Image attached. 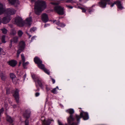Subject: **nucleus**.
Masks as SVG:
<instances>
[{
	"label": "nucleus",
	"mask_w": 125,
	"mask_h": 125,
	"mask_svg": "<svg viewBox=\"0 0 125 125\" xmlns=\"http://www.w3.org/2000/svg\"><path fill=\"white\" fill-rule=\"evenodd\" d=\"M16 12L14 9L12 8H10L6 10L3 7V5L0 3V15L5 12L7 16L3 17L1 20V23L6 24L9 23L11 18L10 15L14 14Z\"/></svg>",
	"instance_id": "f257e3e1"
},
{
	"label": "nucleus",
	"mask_w": 125,
	"mask_h": 125,
	"mask_svg": "<svg viewBox=\"0 0 125 125\" xmlns=\"http://www.w3.org/2000/svg\"><path fill=\"white\" fill-rule=\"evenodd\" d=\"M66 112L69 113L70 115L67 119V122L69 125H78L80 121V119L81 118L80 115L77 114L75 115V118L77 120V122H72L74 121L75 118L73 117V114L74 113V111L73 109H69L66 110Z\"/></svg>",
	"instance_id": "f03ea898"
},
{
	"label": "nucleus",
	"mask_w": 125,
	"mask_h": 125,
	"mask_svg": "<svg viewBox=\"0 0 125 125\" xmlns=\"http://www.w3.org/2000/svg\"><path fill=\"white\" fill-rule=\"evenodd\" d=\"M47 6L45 1L42 0H38L35 2L34 8L35 13L38 15H40L41 12L44 10Z\"/></svg>",
	"instance_id": "7ed1b4c3"
},
{
	"label": "nucleus",
	"mask_w": 125,
	"mask_h": 125,
	"mask_svg": "<svg viewBox=\"0 0 125 125\" xmlns=\"http://www.w3.org/2000/svg\"><path fill=\"white\" fill-rule=\"evenodd\" d=\"M15 22L16 24L20 27H22L24 25V22L23 21L22 18L19 16L15 17Z\"/></svg>",
	"instance_id": "20e7f679"
},
{
	"label": "nucleus",
	"mask_w": 125,
	"mask_h": 125,
	"mask_svg": "<svg viewBox=\"0 0 125 125\" xmlns=\"http://www.w3.org/2000/svg\"><path fill=\"white\" fill-rule=\"evenodd\" d=\"M19 90L17 89H16L15 90H12L11 91V93L15 97L16 101L17 103H19Z\"/></svg>",
	"instance_id": "39448f33"
},
{
	"label": "nucleus",
	"mask_w": 125,
	"mask_h": 125,
	"mask_svg": "<svg viewBox=\"0 0 125 125\" xmlns=\"http://www.w3.org/2000/svg\"><path fill=\"white\" fill-rule=\"evenodd\" d=\"M54 10L59 14L61 15L64 14V8L60 6H56L55 7Z\"/></svg>",
	"instance_id": "423d86ee"
},
{
	"label": "nucleus",
	"mask_w": 125,
	"mask_h": 125,
	"mask_svg": "<svg viewBox=\"0 0 125 125\" xmlns=\"http://www.w3.org/2000/svg\"><path fill=\"white\" fill-rule=\"evenodd\" d=\"M9 4L11 5H14L15 7H17L19 4V0H9Z\"/></svg>",
	"instance_id": "0eeeda50"
},
{
	"label": "nucleus",
	"mask_w": 125,
	"mask_h": 125,
	"mask_svg": "<svg viewBox=\"0 0 125 125\" xmlns=\"http://www.w3.org/2000/svg\"><path fill=\"white\" fill-rule=\"evenodd\" d=\"M41 19L44 23L47 22L49 20L47 15L45 13L42 14V15Z\"/></svg>",
	"instance_id": "6e6552de"
},
{
	"label": "nucleus",
	"mask_w": 125,
	"mask_h": 125,
	"mask_svg": "<svg viewBox=\"0 0 125 125\" xmlns=\"http://www.w3.org/2000/svg\"><path fill=\"white\" fill-rule=\"evenodd\" d=\"M32 18L31 17L27 18L25 21V22L27 26L30 27L32 24Z\"/></svg>",
	"instance_id": "1a4fd4ad"
},
{
	"label": "nucleus",
	"mask_w": 125,
	"mask_h": 125,
	"mask_svg": "<svg viewBox=\"0 0 125 125\" xmlns=\"http://www.w3.org/2000/svg\"><path fill=\"white\" fill-rule=\"evenodd\" d=\"M80 116L81 118L83 117L84 120H87L89 118L88 114L87 113L81 112L80 113Z\"/></svg>",
	"instance_id": "9d476101"
},
{
	"label": "nucleus",
	"mask_w": 125,
	"mask_h": 125,
	"mask_svg": "<svg viewBox=\"0 0 125 125\" xmlns=\"http://www.w3.org/2000/svg\"><path fill=\"white\" fill-rule=\"evenodd\" d=\"M8 63L10 66L14 67L16 66L17 64V62L15 60H11L8 61Z\"/></svg>",
	"instance_id": "9b49d317"
},
{
	"label": "nucleus",
	"mask_w": 125,
	"mask_h": 125,
	"mask_svg": "<svg viewBox=\"0 0 125 125\" xmlns=\"http://www.w3.org/2000/svg\"><path fill=\"white\" fill-rule=\"evenodd\" d=\"M25 46L26 44L25 42L22 41L20 42L18 45L19 48H20L23 50L25 48Z\"/></svg>",
	"instance_id": "f8f14e48"
},
{
	"label": "nucleus",
	"mask_w": 125,
	"mask_h": 125,
	"mask_svg": "<svg viewBox=\"0 0 125 125\" xmlns=\"http://www.w3.org/2000/svg\"><path fill=\"white\" fill-rule=\"evenodd\" d=\"M52 121H54L52 119H48L47 120H44L42 122V125H50Z\"/></svg>",
	"instance_id": "ddd939ff"
},
{
	"label": "nucleus",
	"mask_w": 125,
	"mask_h": 125,
	"mask_svg": "<svg viewBox=\"0 0 125 125\" xmlns=\"http://www.w3.org/2000/svg\"><path fill=\"white\" fill-rule=\"evenodd\" d=\"M30 113L31 112L30 109H28L25 111L23 114V115L25 117L28 118L30 117Z\"/></svg>",
	"instance_id": "4468645a"
},
{
	"label": "nucleus",
	"mask_w": 125,
	"mask_h": 125,
	"mask_svg": "<svg viewBox=\"0 0 125 125\" xmlns=\"http://www.w3.org/2000/svg\"><path fill=\"white\" fill-rule=\"evenodd\" d=\"M37 80H36V84L39 85L42 89L43 88V82L41 79H40L39 78Z\"/></svg>",
	"instance_id": "2eb2a0df"
},
{
	"label": "nucleus",
	"mask_w": 125,
	"mask_h": 125,
	"mask_svg": "<svg viewBox=\"0 0 125 125\" xmlns=\"http://www.w3.org/2000/svg\"><path fill=\"white\" fill-rule=\"evenodd\" d=\"M95 5H93L91 7L88 8L87 9V12H86V14L87 13L90 14H91L95 10L93 9V7L95 6Z\"/></svg>",
	"instance_id": "dca6fc26"
},
{
	"label": "nucleus",
	"mask_w": 125,
	"mask_h": 125,
	"mask_svg": "<svg viewBox=\"0 0 125 125\" xmlns=\"http://www.w3.org/2000/svg\"><path fill=\"white\" fill-rule=\"evenodd\" d=\"M34 62L37 64V65L41 63H42V61L37 57H36L34 58Z\"/></svg>",
	"instance_id": "f3484780"
},
{
	"label": "nucleus",
	"mask_w": 125,
	"mask_h": 125,
	"mask_svg": "<svg viewBox=\"0 0 125 125\" xmlns=\"http://www.w3.org/2000/svg\"><path fill=\"white\" fill-rule=\"evenodd\" d=\"M116 5L117 6V7L120 9L122 10L123 9V7L122 5L121 2L119 0H117L116 1Z\"/></svg>",
	"instance_id": "a211bd4d"
},
{
	"label": "nucleus",
	"mask_w": 125,
	"mask_h": 125,
	"mask_svg": "<svg viewBox=\"0 0 125 125\" xmlns=\"http://www.w3.org/2000/svg\"><path fill=\"white\" fill-rule=\"evenodd\" d=\"M0 76L1 79L3 81H4L6 78V77L5 73H1L0 74Z\"/></svg>",
	"instance_id": "6ab92c4d"
},
{
	"label": "nucleus",
	"mask_w": 125,
	"mask_h": 125,
	"mask_svg": "<svg viewBox=\"0 0 125 125\" xmlns=\"http://www.w3.org/2000/svg\"><path fill=\"white\" fill-rule=\"evenodd\" d=\"M18 38L17 37H13L12 39H11L10 41L11 42H13L14 43H16L18 41Z\"/></svg>",
	"instance_id": "aec40b11"
},
{
	"label": "nucleus",
	"mask_w": 125,
	"mask_h": 125,
	"mask_svg": "<svg viewBox=\"0 0 125 125\" xmlns=\"http://www.w3.org/2000/svg\"><path fill=\"white\" fill-rule=\"evenodd\" d=\"M31 76L32 79H33L35 83H36V80L38 79L39 77L36 76L34 74H31Z\"/></svg>",
	"instance_id": "412c9836"
},
{
	"label": "nucleus",
	"mask_w": 125,
	"mask_h": 125,
	"mask_svg": "<svg viewBox=\"0 0 125 125\" xmlns=\"http://www.w3.org/2000/svg\"><path fill=\"white\" fill-rule=\"evenodd\" d=\"M12 80L13 83L15 84H16L18 83L19 81V79L16 77L13 79Z\"/></svg>",
	"instance_id": "4be33fe9"
},
{
	"label": "nucleus",
	"mask_w": 125,
	"mask_h": 125,
	"mask_svg": "<svg viewBox=\"0 0 125 125\" xmlns=\"http://www.w3.org/2000/svg\"><path fill=\"white\" fill-rule=\"evenodd\" d=\"M42 63H41L38 65V67L40 69L43 70L45 68L44 65Z\"/></svg>",
	"instance_id": "5701e85b"
},
{
	"label": "nucleus",
	"mask_w": 125,
	"mask_h": 125,
	"mask_svg": "<svg viewBox=\"0 0 125 125\" xmlns=\"http://www.w3.org/2000/svg\"><path fill=\"white\" fill-rule=\"evenodd\" d=\"M58 86H57L56 87L53 89L52 90H51V92L54 94H56L57 93V91L58 89Z\"/></svg>",
	"instance_id": "b1692460"
},
{
	"label": "nucleus",
	"mask_w": 125,
	"mask_h": 125,
	"mask_svg": "<svg viewBox=\"0 0 125 125\" xmlns=\"http://www.w3.org/2000/svg\"><path fill=\"white\" fill-rule=\"evenodd\" d=\"M10 34L12 35H14L16 34V31L14 29H12L11 30Z\"/></svg>",
	"instance_id": "393cba45"
},
{
	"label": "nucleus",
	"mask_w": 125,
	"mask_h": 125,
	"mask_svg": "<svg viewBox=\"0 0 125 125\" xmlns=\"http://www.w3.org/2000/svg\"><path fill=\"white\" fill-rule=\"evenodd\" d=\"M29 63V62H25L23 63V66L24 68H27V66Z\"/></svg>",
	"instance_id": "a878e982"
},
{
	"label": "nucleus",
	"mask_w": 125,
	"mask_h": 125,
	"mask_svg": "<svg viewBox=\"0 0 125 125\" xmlns=\"http://www.w3.org/2000/svg\"><path fill=\"white\" fill-rule=\"evenodd\" d=\"M23 34V32L21 30H19L18 31V34L19 37H21L22 36Z\"/></svg>",
	"instance_id": "bb28decb"
},
{
	"label": "nucleus",
	"mask_w": 125,
	"mask_h": 125,
	"mask_svg": "<svg viewBox=\"0 0 125 125\" xmlns=\"http://www.w3.org/2000/svg\"><path fill=\"white\" fill-rule=\"evenodd\" d=\"M6 36L5 35H2L1 37V41L2 43H5L6 42L5 40Z\"/></svg>",
	"instance_id": "cd10ccee"
},
{
	"label": "nucleus",
	"mask_w": 125,
	"mask_h": 125,
	"mask_svg": "<svg viewBox=\"0 0 125 125\" xmlns=\"http://www.w3.org/2000/svg\"><path fill=\"white\" fill-rule=\"evenodd\" d=\"M6 119L7 121L9 122L12 123L13 122L10 116H7L6 117Z\"/></svg>",
	"instance_id": "c85d7f7f"
},
{
	"label": "nucleus",
	"mask_w": 125,
	"mask_h": 125,
	"mask_svg": "<svg viewBox=\"0 0 125 125\" xmlns=\"http://www.w3.org/2000/svg\"><path fill=\"white\" fill-rule=\"evenodd\" d=\"M1 30L2 31V33L3 34H6L7 32V30L4 28L1 29Z\"/></svg>",
	"instance_id": "c756f323"
},
{
	"label": "nucleus",
	"mask_w": 125,
	"mask_h": 125,
	"mask_svg": "<svg viewBox=\"0 0 125 125\" xmlns=\"http://www.w3.org/2000/svg\"><path fill=\"white\" fill-rule=\"evenodd\" d=\"M43 70L45 73L47 74H48L49 75H50V72H49V70H47L45 68L43 69Z\"/></svg>",
	"instance_id": "7c9ffc66"
},
{
	"label": "nucleus",
	"mask_w": 125,
	"mask_h": 125,
	"mask_svg": "<svg viewBox=\"0 0 125 125\" xmlns=\"http://www.w3.org/2000/svg\"><path fill=\"white\" fill-rule=\"evenodd\" d=\"M0 55H5V52L3 49L0 48Z\"/></svg>",
	"instance_id": "2f4dec72"
},
{
	"label": "nucleus",
	"mask_w": 125,
	"mask_h": 125,
	"mask_svg": "<svg viewBox=\"0 0 125 125\" xmlns=\"http://www.w3.org/2000/svg\"><path fill=\"white\" fill-rule=\"evenodd\" d=\"M36 29V28L33 27L30 29V32L32 33L33 32L35 31Z\"/></svg>",
	"instance_id": "473e14b6"
},
{
	"label": "nucleus",
	"mask_w": 125,
	"mask_h": 125,
	"mask_svg": "<svg viewBox=\"0 0 125 125\" xmlns=\"http://www.w3.org/2000/svg\"><path fill=\"white\" fill-rule=\"evenodd\" d=\"M23 50L19 48V49L17 51V55H19V54L22 52Z\"/></svg>",
	"instance_id": "72a5a7b5"
},
{
	"label": "nucleus",
	"mask_w": 125,
	"mask_h": 125,
	"mask_svg": "<svg viewBox=\"0 0 125 125\" xmlns=\"http://www.w3.org/2000/svg\"><path fill=\"white\" fill-rule=\"evenodd\" d=\"M10 76L12 80L16 77L15 75L13 73H11L10 74Z\"/></svg>",
	"instance_id": "f704fd0d"
},
{
	"label": "nucleus",
	"mask_w": 125,
	"mask_h": 125,
	"mask_svg": "<svg viewBox=\"0 0 125 125\" xmlns=\"http://www.w3.org/2000/svg\"><path fill=\"white\" fill-rule=\"evenodd\" d=\"M21 60L23 62V63L25 62V59L24 55H21Z\"/></svg>",
	"instance_id": "c9c22d12"
},
{
	"label": "nucleus",
	"mask_w": 125,
	"mask_h": 125,
	"mask_svg": "<svg viewBox=\"0 0 125 125\" xmlns=\"http://www.w3.org/2000/svg\"><path fill=\"white\" fill-rule=\"evenodd\" d=\"M66 26V24L63 23H60L59 26H60L61 27L63 28L65 27Z\"/></svg>",
	"instance_id": "e433bc0d"
},
{
	"label": "nucleus",
	"mask_w": 125,
	"mask_h": 125,
	"mask_svg": "<svg viewBox=\"0 0 125 125\" xmlns=\"http://www.w3.org/2000/svg\"><path fill=\"white\" fill-rule=\"evenodd\" d=\"M58 122L59 125H69L68 123V124H66L65 125L63 124L59 120H58Z\"/></svg>",
	"instance_id": "4c0bfd02"
},
{
	"label": "nucleus",
	"mask_w": 125,
	"mask_h": 125,
	"mask_svg": "<svg viewBox=\"0 0 125 125\" xmlns=\"http://www.w3.org/2000/svg\"><path fill=\"white\" fill-rule=\"evenodd\" d=\"M35 86L37 88V89L36 90H35V92L39 91V89L38 87V85L37 84H36V83H35Z\"/></svg>",
	"instance_id": "58836bf2"
},
{
	"label": "nucleus",
	"mask_w": 125,
	"mask_h": 125,
	"mask_svg": "<svg viewBox=\"0 0 125 125\" xmlns=\"http://www.w3.org/2000/svg\"><path fill=\"white\" fill-rule=\"evenodd\" d=\"M110 2L111 3V4H111L110 6L111 7H112L115 4L116 5V1L114 2L113 3H112V2H110Z\"/></svg>",
	"instance_id": "ea45409f"
},
{
	"label": "nucleus",
	"mask_w": 125,
	"mask_h": 125,
	"mask_svg": "<svg viewBox=\"0 0 125 125\" xmlns=\"http://www.w3.org/2000/svg\"><path fill=\"white\" fill-rule=\"evenodd\" d=\"M46 91L47 92H48L50 90V88L48 87V86L47 85H45Z\"/></svg>",
	"instance_id": "a19ab883"
},
{
	"label": "nucleus",
	"mask_w": 125,
	"mask_h": 125,
	"mask_svg": "<svg viewBox=\"0 0 125 125\" xmlns=\"http://www.w3.org/2000/svg\"><path fill=\"white\" fill-rule=\"evenodd\" d=\"M70 3H77V1L76 0H70Z\"/></svg>",
	"instance_id": "79ce46f5"
},
{
	"label": "nucleus",
	"mask_w": 125,
	"mask_h": 125,
	"mask_svg": "<svg viewBox=\"0 0 125 125\" xmlns=\"http://www.w3.org/2000/svg\"><path fill=\"white\" fill-rule=\"evenodd\" d=\"M82 12H86V11L87 10H86L85 8H83L82 9Z\"/></svg>",
	"instance_id": "37998d69"
},
{
	"label": "nucleus",
	"mask_w": 125,
	"mask_h": 125,
	"mask_svg": "<svg viewBox=\"0 0 125 125\" xmlns=\"http://www.w3.org/2000/svg\"><path fill=\"white\" fill-rule=\"evenodd\" d=\"M55 23L57 25L59 26L60 23V20H57V21Z\"/></svg>",
	"instance_id": "c03bdc74"
},
{
	"label": "nucleus",
	"mask_w": 125,
	"mask_h": 125,
	"mask_svg": "<svg viewBox=\"0 0 125 125\" xmlns=\"http://www.w3.org/2000/svg\"><path fill=\"white\" fill-rule=\"evenodd\" d=\"M66 7L67 8L70 9H72L73 8V7L70 5H66Z\"/></svg>",
	"instance_id": "a18cd8bd"
},
{
	"label": "nucleus",
	"mask_w": 125,
	"mask_h": 125,
	"mask_svg": "<svg viewBox=\"0 0 125 125\" xmlns=\"http://www.w3.org/2000/svg\"><path fill=\"white\" fill-rule=\"evenodd\" d=\"M10 91L9 89L6 90V92L7 94H9L10 93Z\"/></svg>",
	"instance_id": "49530a36"
},
{
	"label": "nucleus",
	"mask_w": 125,
	"mask_h": 125,
	"mask_svg": "<svg viewBox=\"0 0 125 125\" xmlns=\"http://www.w3.org/2000/svg\"><path fill=\"white\" fill-rule=\"evenodd\" d=\"M51 4L54 5H57L58 4V3L56 2H51Z\"/></svg>",
	"instance_id": "de8ad7c7"
},
{
	"label": "nucleus",
	"mask_w": 125,
	"mask_h": 125,
	"mask_svg": "<svg viewBox=\"0 0 125 125\" xmlns=\"http://www.w3.org/2000/svg\"><path fill=\"white\" fill-rule=\"evenodd\" d=\"M40 95V93H36L35 94V95L36 97Z\"/></svg>",
	"instance_id": "09e8293b"
},
{
	"label": "nucleus",
	"mask_w": 125,
	"mask_h": 125,
	"mask_svg": "<svg viewBox=\"0 0 125 125\" xmlns=\"http://www.w3.org/2000/svg\"><path fill=\"white\" fill-rule=\"evenodd\" d=\"M51 80L52 81V82L53 83H54L55 82V80H54L52 78Z\"/></svg>",
	"instance_id": "8fccbe9b"
},
{
	"label": "nucleus",
	"mask_w": 125,
	"mask_h": 125,
	"mask_svg": "<svg viewBox=\"0 0 125 125\" xmlns=\"http://www.w3.org/2000/svg\"><path fill=\"white\" fill-rule=\"evenodd\" d=\"M50 25V24H45L44 25V27H46L48 26H49Z\"/></svg>",
	"instance_id": "3c124183"
},
{
	"label": "nucleus",
	"mask_w": 125,
	"mask_h": 125,
	"mask_svg": "<svg viewBox=\"0 0 125 125\" xmlns=\"http://www.w3.org/2000/svg\"><path fill=\"white\" fill-rule=\"evenodd\" d=\"M50 25V24H45L44 25V27H46L48 26H49Z\"/></svg>",
	"instance_id": "603ef678"
},
{
	"label": "nucleus",
	"mask_w": 125,
	"mask_h": 125,
	"mask_svg": "<svg viewBox=\"0 0 125 125\" xmlns=\"http://www.w3.org/2000/svg\"><path fill=\"white\" fill-rule=\"evenodd\" d=\"M25 125H29V123L28 122V121L27 120H26L25 121Z\"/></svg>",
	"instance_id": "864d4df0"
},
{
	"label": "nucleus",
	"mask_w": 125,
	"mask_h": 125,
	"mask_svg": "<svg viewBox=\"0 0 125 125\" xmlns=\"http://www.w3.org/2000/svg\"><path fill=\"white\" fill-rule=\"evenodd\" d=\"M10 44L9 47L10 48H11V47L12 46V42H11V41H10Z\"/></svg>",
	"instance_id": "5fc2aeb1"
},
{
	"label": "nucleus",
	"mask_w": 125,
	"mask_h": 125,
	"mask_svg": "<svg viewBox=\"0 0 125 125\" xmlns=\"http://www.w3.org/2000/svg\"><path fill=\"white\" fill-rule=\"evenodd\" d=\"M36 37V36H33L31 38V40L32 41L34 40L35 38Z\"/></svg>",
	"instance_id": "6e6d98bb"
},
{
	"label": "nucleus",
	"mask_w": 125,
	"mask_h": 125,
	"mask_svg": "<svg viewBox=\"0 0 125 125\" xmlns=\"http://www.w3.org/2000/svg\"><path fill=\"white\" fill-rule=\"evenodd\" d=\"M65 2L66 3H70V0H65Z\"/></svg>",
	"instance_id": "4d7b16f0"
},
{
	"label": "nucleus",
	"mask_w": 125,
	"mask_h": 125,
	"mask_svg": "<svg viewBox=\"0 0 125 125\" xmlns=\"http://www.w3.org/2000/svg\"><path fill=\"white\" fill-rule=\"evenodd\" d=\"M26 74H25L24 75V80L25 79V78H26Z\"/></svg>",
	"instance_id": "13d9d810"
},
{
	"label": "nucleus",
	"mask_w": 125,
	"mask_h": 125,
	"mask_svg": "<svg viewBox=\"0 0 125 125\" xmlns=\"http://www.w3.org/2000/svg\"><path fill=\"white\" fill-rule=\"evenodd\" d=\"M26 33L29 36V38H30L31 37V35H29V34L27 33V32Z\"/></svg>",
	"instance_id": "bf43d9fd"
},
{
	"label": "nucleus",
	"mask_w": 125,
	"mask_h": 125,
	"mask_svg": "<svg viewBox=\"0 0 125 125\" xmlns=\"http://www.w3.org/2000/svg\"><path fill=\"white\" fill-rule=\"evenodd\" d=\"M77 8H79V9H82L83 7H81V6H78L77 7Z\"/></svg>",
	"instance_id": "052dcab7"
},
{
	"label": "nucleus",
	"mask_w": 125,
	"mask_h": 125,
	"mask_svg": "<svg viewBox=\"0 0 125 125\" xmlns=\"http://www.w3.org/2000/svg\"><path fill=\"white\" fill-rule=\"evenodd\" d=\"M1 18L0 17V25L1 24Z\"/></svg>",
	"instance_id": "680f3d73"
},
{
	"label": "nucleus",
	"mask_w": 125,
	"mask_h": 125,
	"mask_svg": "<svg viewBox=\"0 0 125 125\" xmlns=\"http://www.w3.org/2000/svg\"><path fill=\"white\" fill-rule=\"evenodd\" d=\"M31 1L32 2H34L35 1V0H31Z\"/></svg>",
	"instance_id": "e2e57ef3"
},
{
	"label": "nucleus",
	"mask_w": 125,
	"mask_h": 125,
	"mask_svg": "<svg viewBox=\"0 0 125 125\" xmlns=\"http://www.w3.org/2000/svg\"><path fill=\"white\" fill-rule=\"evenodd\" d=\"M57 29H58L59 30H61V28H58L57 27Z\"/></svg>",
	"instance_id": "0e129e2a"
},
{
	"label": "nucleus",
	"mask_w": 125,
	"mask_h": 125,
	"mask_svg": "<svg viewBox=\"0 0 125 125\" xmlns=\"http://www.w3.org/2000/svg\"><path fill=\"white\" fill-rule=\"evenodd\" d=\"M21 62H19V66H20V65L21 64Z\"/></svg>",
	"instance_id": "69168bd1"
},
{
	"label": "nucleus",
	"mask_w": 125,
	"mask_h": 125,
	"mask_svg": "<svg viewBox=\"0 0 125 125\" xmlns=\"http://www.w3.org/2000/svg\"><path fill=\"white\" fill-rule=\"evenodd\" d=\"M57 21L56 20H55L53 21V22H55Z\"/></svg>",
	"instance_id": "338daca9"
},
{
	"label": "nucleus",
	"mask_w": 125,
	"mask_h": 125,
	"mask_svg": "<svg viewBox=\"0 0 125 125\" xmlns=\"http://www.w3.org/2000/svg\"><path fill=\"white\" fill-rule=\"evenodd\" d=\"M19 57V55H18V56H17V57Z\"/></svg>",
	"instance_id": "774afa93"
}]
</instances>
